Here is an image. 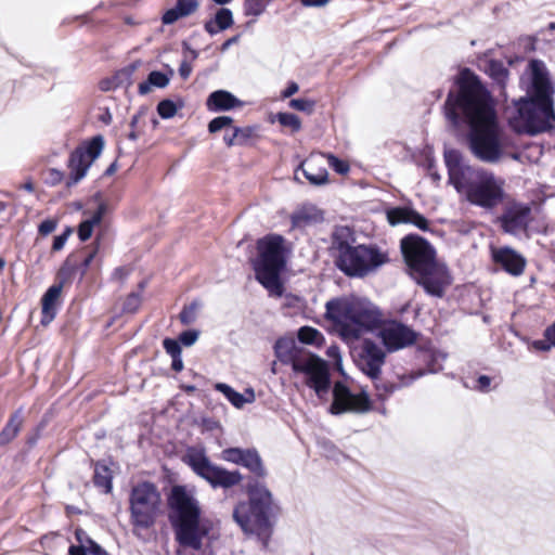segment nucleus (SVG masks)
I'll return each instance as SVG.
<instances>
[{"mask_svg": "<svg viewBox=\"0 0 555 555\" xmlns=\"http://www.w3.org/2000/svg\"><path fill=\"white\" fill-rule=\"evenodd\" d=\"M456 83L457 92L450 91L446 101L447 119L453 127L467 122L473 155L483 163H498L503 154L501 128L490 92L467 68L461 70Z\"/></svg>", "mask_w": 555, "mask_h": 555, "instance_id": "1", "label": "nucleus"}, {"mask_svg": "<svg viewBox=\"0 0 555 555\" xmlns=\"http://www.w3.org/2000/svg\"><path fill=\"white\" fill-rule=\"evenodd\" d=\"M529 74L531 85L528 96L513 101V104L506 107L505 114L509 126L516 132L537 134L554 126V90L542 61H530Z\"/></svg>", "mask_w": 555, "mask_h": 555, "instance_id": "2", "label": "nucleus"}, {"mask_svg": "<svg viewBox=\"0 0 555 555\" xmlns=\"http://www.w3.org/2000/svg\"><path fill=\"white\" fill-rule=\"evenodd\" d=\"M401 251L415 282L434 297L441 298L451 278L446 266L435 260L431 245L418 235H406L401 240Z\"/></svg>", "mask_w": 555, "mask_h": 555, "instance_id": "3", "label": "nucleus"}, {"mask_svg": "<svg viewBox=\"0 0 555 555\" xmlns=\"http://www.w3.org/2000/svg\"><path fill=\"white\" fill-rule=\"evenodd\" d=\"M336 267L351 278H364L389 261L388 254L374 244H358L348 227L337 228L332 235Z\"/></svg>", "mask_w": 555, "mask_h": 555, "instance_id": "4", "label": "nucleus"}, {"mask_svg": "<svg viewBox=\"0 0 555 555\" xmlns=\"http://www.w3.org/2000/svg\"><path fill=\"white\" fill-rule=\"evenodd\" d=\"M169 521L178 542L193 550L202 547L206 531L201 528L202 509L198 500L185 486H173L167 499Z\"/></svg>", "mask_w": 555, "mask_h": 555, "instance_id": "5", "label": "nucleus"}, {"mask_svg": "<svg viewBox=\"0 0 555 555\" xmlns=\"http://www.w3.org/2000/svg\"><path fill=\"white\" fill-rule=\"evenodd\" d=\"M326 317L339 326L345 338H359L376 327L380 313L365 299L340 298L326 302Z\"/></svg>", "mask_w": 555, "mask_h": 555, "instance_id": "6", "label": "nucleus"}, {"mask_svg": "<svg viewBox=\"0 0 555 555\" xmlns=\"http://www.w3.org/2000/svg\"><path fill=\"white\" fill-rule=\"evenodd\" d=\"M247 502H240L233 511V519L248 534L269 532L270 518L276 507L271 491L261 482L249 483Z\"/></svg>", "mask_w": 555, "mask_h": 555, "instance_id": "7", "label": "nucleus"}, {"mask_svg": "<svg viewBox=\"0 0 555 555\" xmlns=\"http://www.w3.org/2000/svg\"><path fill=\"white\" fill-rule=\"evenodd\" d=\"M276 358L284 364H291L296 373L307 376L306 384L322 398L330 389V373L325 361L309 352L296 348L295 341L280 338L274 345Z\"/></svg>", "mask_w": 555, "mask_h": 555, "instance_id": "8", "label": "nucleus"}, {"mask_svg": "<svg viewBox=\"0 0 555 555\" xmlns=\"http://www.w3.org/2000/svg\"><path fill=\"white\" fill-rule=\"evenodd\" d=\"M284 243L285 240L275 234L259 240L258 257L253 262L257 281L275 297L283 294L280 274L286 264Z\"/></svg>", "mask_w": 555, "mask_h": 555, "instance_id": "9", "label": "nucleus"}, {"mask_svg": "<svg viewBox=\"0 0 555 555\" xmlns=\"http://www.w3.org/2000/svg\"><path fill=\"white\" fill-rule=\"evenodd\" d=\"M504 179L476 168L455 190L470 204L490 210L504 201Z\"/></svg>", "mask_w": 555, "mask_h": 555, "instance_id": "10", "label": "nucleus"}, {"mask_svg": "<svg viewBox=\"0 0 555 555\" xmlns=\"http://www.w3.org/2000/svg\"><path fill=\"white\" fill-rule=\"evenodd\" d=\"M130 521L134 528L153 527L163 513V501L156 485L142 481L132 487L129 495Z\"/></svg>", "mask_w": 555, "mask_h": 555, "instance_id": "11", "label": "nucleus"}, {"mask_svg": "<svg viewBox=\"0 0 555 555\" xmlns=\"http://www.w3.org/2000/svg\"><path fill=\"white\" fill-rule=\"evenodd\" d=\"M185 463L214 489H230L243 480V475L238 470H228L214 464L204 450L190 449L185 455Z\"/></svg>", "mask_w": 555, "mask_h": 555, "instance_id": "12", "label": "nucleus"}, {"mask_svg": "<svg viewBox=\"0 0 555 555\" xmlns=\"http://www.w3.org/2000/svg\"><path fill=\"white\" fill-rule=\"evenodd\" d=\"M104 147L102 135L93 137L85 146L77 147L69 157L70 170L67 186L77 184L87 173L91 164L101 155Z\"/></svg>", "mask_w": 555, "mask_h": 555, "instance_id": "13", "label": "nucleus"}, {"mask_svg": "<svg viewBox=\"0 0 555 555\" xmlns=\"http://www.w3.org/2000/svg\"><path fill=\"white\" fill-rule=\"evenodd\" d=\"M332 414L346 412L365 413L371 410V401L365 392L353 395L343 383H336L333 389Z\"/></svg>", "mask_w": 555, "mask_h": 555, "instance_id": "14", "label": "nucleus"}, {"mask_svg": "<svg viewBox=\"0 0 555 555\" xmlns=\"http://www.w3.org/2000/svg\"><path fill=\"white\" fill-rule=\"evenodd\" d=\"M531 212L529 205L512 202L499 217L500 225L505 233L514 236L527 235L528 225L532 220Z\"/></svg>", "mask_w": 555, "mask_h": 555, "instance_id": "15", "label": "nucleus"}, {"mask_svg": "<svg viewBox=\"0 0 555 555\" xmlns=\"http://www.w3.org/2000/svg\"><path fill=\"white\" fill-rule=\"evenodd\" d=\"M379 336L389 351L409 347L417 339L414 330L398 321L386 322L379 331Z\"/></svg>", "mask_w": 555, "mask_h": 555, "instance_id": "16", "label": "nucleus"}, {"mask_svg": "<svg viewBox=\"0 0 555 555\" xmlns=\"http://www.w3.org/2000/svg\"><path fill=\"white\" fill-rule=\"evenodd\" d=\"M385 357L382 347L372 340L365 339L359 352L357 364L366 376L375 380L379 377Z\"/></svg>", "mask_w": 555, "mask_h": 555, "instance_id": "17", "label": "nucleus"}, {"mask_svg": "<svg viewBox=\"0 0 555 555\" xmlns=\"http://www.w3.org/2000/svg\"><path fill=\"white\" fill-rule=\"evenodd\" d=\"M221 459L247 468L257 477L267 476L263 462L256 449L228 448L221 452Z\"/></svg>", "mask_w": 555, "mask_h": 555, "instance_id": "18", "label": "nucleus"}, {"mask_svg": "<svg viewBox=\"0 0 555 555\" xmlns=\"http://www.w3.org/2000/svg\"><path fill=\"white\" fill-rule=\"evenodd\" d=\"M444 163L448 169L449 183L456 189L476 168L463 163L462 155L456 150L444 151Z\"/></svg>", "mask_w": 555, "mask_h": 555, "instance_id": "19", "label": "nucleus"}, {"mask_svg": "<svg viewBox=\"0 0 555 555\" xmlns=\"http://www.w3.org/2000/svg\"><path fill=\"white\" fill-rule=\"evenodd\" d=\"M492 259L512 275L521 274L526 264L525 259L509 247L493 249Z\"/></svg>", "mask_w": 555, "mask_h": 555, "instance_id": "20", "label": "nucleus"}, {"mask_svg": "<svg viewBox=\"0 0 555 555\" xmlns=\"http://www.w3.org/2000/svg\"><path fill=\"white\" fill-rule=\"evenodd\" d=\"M387 219L391 225L411 223L422 231L428 230V220L416 210L408 207H396L388 210Z\"/></svg>", "mask_w": 555, "mask_h": 555, "instance_id": "21", "label": "nucleus"}, {"mask_svg": "<svg viewBox=\"0 0 555 555\" xmlns=\"http://www.w3.org/2000/svg\"><path fill=\"white\" fill-rule=\"evenodd\" d=\"M324 157L325 154H320L317 156L312 155L299 166V169L302 170L306 179L313 185H323L327 183L328 172L322 165Z\"/></svg>", "mask_w": 555, "mask_h": 555, "instance_id": "22", "label": "nucleus"}, {"mask_svg": "<svg viewBox=\"0 0 555 555\" xmlns=\"http://www.w3.org/2000/svg\"><path fill=\"white\" fill-rule=\"evenodd\" d=\"M63 289V283L53 284L50 286L44 295L42 296V319L41 324H50L55 315L61 301V295Z\"/></svg>", "mask_w": 555, "mask_h": 555, "instance_id": "23", "label": "nucleus"}, {"mask_svg": "<svg viewBox=\"0 0 555 555\" xmlns=\"http://www.w3.org/2000/svg\"><path fill=\"white\" fill-rule=\"evenodd\" d=\"M242 105V102L225 90H217L209 94L206 106L210 112L229 111Z\"/></svg>", "mask_w": 555, "mask_h": 555, "instance_id": "24", "label": "nucleus"}, {"mask_svg": "<svg viewBox=\"0 0 555 555\" xmlns=\"http://www.w3.org/2000/svg\"><path fill=\"white\" fill-rule=\"evenodd\" d=\"M198 7L197 0H177L176 5L164 13L162 21L165 25L173 24L179 18L190 16L196 12Z\"/></svg>", "mask_w": 555, "mask_h": 555, "instance_id": "25", "label": "nucleus"}, {"mask_svg": "<svg viewBox=\"0 0 555 555\" xmlns=\"http://www.w3.org/2000/svg\"><path fill=\"white\" fill-rule=\"evenodd\" d=\"M233 14L230 9L221 8L216 12L212 20L205 23V30L214 36L222 30L230 28L233 25Z\"/></svg>", "mask_w": 555, "mask_h": 555, "instance_id": "26", "label": "nucleus"}, {"mask_svg": "<svg viewBox=\"0 0 555 555\" xmlns=\"http://www.w3.org/2000/svg\"><path fill=\"white\" fill-rule=\"evenodd\" d=\"M105 211L104 205H100L92 216L83 220L78 227V237L80 241H88L95 225L100 224Z\"/></svg>", "mask_w": 555, "mask_h": 555, "instance_id": "27", "label": "nucleus"}, {"mask_svg": "<svg viewBox=\"0 0 555 555\" xmlns=\"http://www.w3.org/2000/svg\"><path fill=\"white\" fill-rule=\"evenodd\" d=\"M170 77L162 72L153 70L149 74L147 80L139 85V93L141 95L147 94L152 87L166 88L169 85Z\"/></svg>", "mask_w": 555, "mask_h": 555, "instance_id": "28", "label": "nucleus"}, {"mask_svg": "<svg viewBox=\"0 0 555 555\" xmlns=\"http://www.w3.org/2000/svg\"><path fill=\"white\" fill-rule=\"evenodd\" d=\"M23 423V411L20 409L10 416L5 427L2 429V443L13 440L17 436Z\"/></svg>", "mask_w": 555, "mask_h": 555, "instance_id": "29", "label": "nucleus"}, {"mask_svg": "<svg viewBox=\"0 0 555 555\" xmlns=\"http://www.w3.org/2000/svg\"><path fill=\"white\" fill-rule=\"evenodd\" d=\"M487 74L493 79L500 89H504L508 79V69L500 61H490L486 69Z\"/></svg>", "mask_w": 555, "mask_h": 555, "instance_id": "30", "label": "nucleus"}, {"mask_svg": "<svg viewBox=\"0 0 555 555\" xmlns=\"http://www.w3.org/2000/svg\"><path fill=\"white\" fill-rule=\"evenodd\" d=\"M94 485L102 488L105 493L112 490V475L107 466L96 464L94 468Z\"/></svg>", "mask_w": 555, "mask_h": 555, "instance_id": "31", "label": "nucleus"}, {"mask_svg": "<svg viewBox=\"0 0 555 555\" xmlns=\"http://www.w3.org/2000/svg\"><path fill=\"white\" fill-rule=\"evenodd\" d=\"M215 389L220 391L235 408H243V395L235 391L231 386L224 383H217Z\"/></svg>", "mask_w": 555, "mask_h": 555, "instance_id": "32", "label": "nucleus"}, {"mask_svg": "<svg viewBox=\"0 0 555 555\" xmlns=\"http://www.w3.org/2000/svg\"><path fill=\"white\" fill-rule=\"evenodd\" d=\"M533 347L540 351H548L555 347V323L545 330L544 339L533 341Z\"/></svg>", "mask_w": 555, "mask_h": 555, "instance_id": "33", "label": "nucleus"}, {"mask_svg": "<svg viewBox=\"0 0 555 555\" xmlns=\"http://www.w3.org/2000/svg\"><path fill=\"white\" fill-rule=\"evenodd\" d=\"M313 210V208H302L296 211L292 216L293 228H304L309 224L314 219Z\"/></svg>", "mask_w": 555, "mask_h": 555, "instance_id": "34", "label": "nucleus"}, {"mask_svg": "<svg viewBox=\"0 0 555 555\" xmlns=\"http://www.w3.org/2000/svg\"><path fill=\"white\" fill-rule=\"evenodd\" d=\"M322 334L314 327L302 326L298 331V339L304 344H319Z\"/></svg>", "mask_w": 555, "mask_h": 555, "instance_id": "35", "label": "nucleus"}, {"mask_svg": "<svg viewBox=\"0 0 555 555\" xmlns=\"http://www.w3.org/2000/svg\"><path fill=\"white\" fill-rule=\"evenodd\" d=\"M276 119L282 126L291 128L293 132H297L301 128V121L295 114L278 113Z\"/></svg>", "mask_w": 555, "mask_h": 555, "instance_id": "36", "label": "nucleus"}, {"mask_svg": "<svg viewBox=\"0 0 555 555\" xmlns=\"http://www.w3.org/2000/svg\"><path fill=\"white\" fill-rule=\"evenodd\" d=\"M157 113L164 119L172 118L177 113V106L171 100H163L157 105Z\"/></svg>", "mask_w": 555, "mask_h": 555, "instance_id": "37", "label": "nucleus"}, {"mask_svg": "<svg viewBox=\"0 0 555 555\" xmlns=\"http://www.w3.org/2000/svg\"><path fill=\"white\" fill-rule=\"evenodd\" d=\"M234 137H236L237 145H245L254 137L256 128L254 127H235L233 128Z\"/></svg>", "mask_w": 555, "mask_h": 555, "instance_id": "38", "label": "nucleus"}, {"mask_svg": "<svg viewBox=\"0 0 555 555\" xmlns=\"http://www.w3.org/2000/svg\"><path fill=\"white\" fill-rule=\"evenodd\" d=\"M244 11L247 16H259L264 11V4L260 0H245Z\"/></svg>", "mask_w": 555, "mask_h": 555, "instance_id": "39", "label": "nucleus"}, {"mask_svg": "<svg viewBox=\"0 0 555 555\" xmlns=\"http://www.w3.org/2000/svg\"><path fill=\"white\" fill-rule=\"evenodd\" d=\"M289 106L296 111L312 113L315 102L308 99H293L289 101Z\"/></svg>", "mask_w": 555, "mask_h": 555, "instance_id": "40", "label": "nucleus"}, {"mask_svg": "<svg viewBox=\"0 0 555 555\" xmlns=\"http://www.w3.org/2000/svg\"><path fill=\"white\" fill-rule=\"evenodd\" d=\"M233 122V119L230 116H219L214 118L209 125L208 130L211 133L218 132L224 127L230 126Z\"/></svg>", "mask_w": 555, "mask_h": 555, "instance_id": "41", "label": "nucleus"}, {"mask_svg": "<svg viewBox=\"0 0 555 555\" xmlns=\"http://www.w3.org/2000/svg\"><path fill=\"white\" fill-rule=\"evenodd\" d=\"M327 158L328 165L338 173L344 175L349 171V165L345 160L337 158L332 154L325 155Z\"/></svg>", "mask_w": 555, "mask_h": 555, "instance_id": "42", "label": "nucleus"}, {"mask_svg": "<svg viewBox=\"0 0 555 555\" xmlns=\"http://www.w3.org/2000/svg\"><path fill=\"white\" fill-rule=\"evenodd\" d=\"M141 305V296L138 293H131L124 302V311L133 313Z\"/></svg>", "mask_w": 555, "mask_h": 555, "instance_id": "43", "label": "nucleus"}, {"mask_svg": "<svg viewBox=\"0 0 555 555\" xmlns=\"http://www.w3.org/2000/svg\"><path fill=\"white\" fill-rule=\"evenodd\" d=\"M163 346H164V349L166 350V352L171 358L181 354V346H180V341H178V340H175L171 338H166L163 341Z\"/></svg>", "mask_w": 555, "mask_h": 555, "instance_id": "44", "label": "nucleus"}, {"mask_svg": "<svg viewBox=\"0 0 555 555\" xmlns=\"http://www.w3.org/2000/svg\"><path fill=\"white\" fill-rule=\"evenodd\" d=\"M198 331L195 330L184 331L180 334L179 341L180 344L190 347L196 343V340L198 339Z\"/></svg>", "mask_w": 555, "mask_h": 555, "instance_id": "45", "label": "nucleus"}, {"mask_svg": "<svg viewBox=\"0 0 555 555\" xmlns=\"http://www.w3.org/2000/svg\"><path fill=\"white\" fill-rule=\"evenodd\" d=\"M197 310V305L192 304L189 307H185L180 313V320L183 324H190L195 320V314Z\"/></svg>", "mask_w": 555, "mask_h": 555, "instance_id": "46", "label": "nucleus"}, {"mask_svg": "<svg viewBox=\"0 0 555 555\" xmlns=\"http://www.w3.org/2000/svg\"><path fill=\"white\" fill-rule=\"evenodd\" d=\"M75 537H76V540H77V544L78 546H82V547H86V548H89V546L94 542L89 535L88 533L82 530V529H76L75 530Z\"/></svg>", "mask_w": 555, "mask_h": 555, "instance_id": "47", "label": "nucleus"}, {"mask_svg": "<svg viewBox=\"0 0 555 555\" xmlns=\"http://www.w3.org/2000/svg\"><path fill=\"white\" fill-rule=\"evenodd\" d=\"M57 227V221L54 219H47L39 224L38 231L41 235L52 233Z\"/></svg>", "mask_w": 555, "mask_h": 555, "instance_id": "48", "label": "nucleus"}, {"mask_svg": "<svg viewBox=\"0 0 555 555\" xmlns=\"http://www.w3.org/2000/svg\"><path fill=\"white\" fill-rule=\"evenodd\" d=\"M491 384V378L487 375H480L477 379L476 388L480 391H488Z\"/></svg>", "mask_w": 555, "mask_h": 555, "instance_id": "49", "label": "nucleus"}, {"mask_svg": "<svg viewBox=\"0 0 555 555\" xmlns=\"http://www.w3.org/2000/svg\"><path fill=\"white\" fill-rule=\"evenodd\" d=\"M192 73V66L186 61H183L179 66V74L183 79H188Z\"/></svg>", "mask_w": 555, "mask_h": 555, "instance_id": "50", "label": "nucleus"}, {"mask_svg": "<svg viewBox=\"0 0 555 555\" xmlns=\"http://www.w3.org/2000/svg\"><path fill=\"white\" fill-rule=\"evenodd\" d=\"M299 87L296 82H289L286 89L282 92V98L287 99L291 98L293 94L298 92Z\"/></svg>", "mask_w": 555, "mask_h": 555, "instance_id": "51", "label": "nucleus"}, {"mask_svg": "<svg viewBox=\"0 0 555 555\" xmlns=\"http://www.w3.org/2000/svg\"><path fill=\"white\" fill-rule=\"evenodd\" d=\"M65 243H66L65 235H57L53 240L52 249L54 251H59L64 247Z\"/></svg>", "mask_w": 555, "mask_h": 555, "instance_id": "52", "label": "nucleus"}, {"mask_svg": "<svg viewBox=\"0 0 555 555\" xmlns=\"http://www.w3.org/2000/svg\"><path fill=\"white\" fill-rule=\"evenodd\" d=\"M330 0H301V4L304 7H324L328 3Z\"/></svg>", "mask_w": 555, "mask_h": 555, "instance_id": "53", "label": "nucleus"}, {"mask_svg": "<svg viewBox=\"0 0 555 555\" xmlns=\"http://www.w3.org/2000/svg\"><path fill=\"white\" fill-rule=\"evenodd\" d=\"M88 552L92 555H107V552L100 546L96 542H93L89 548Z\"/></svg>", "mask_w": 555, "mask_h": 555, "instance_id": "54", "label": "nucleus"}, {"mask_svg": "<svg viewBox=\"0 0 555 555\" xmlns=\"http://www.w3.org/2000/svg\"><path fill=\"white\" fill-rule=\"evenodd\" d=\"M49 178L53 184L59 183L63 179V172L57 169H50Z\"/></svg>", "mask_w": 555, "mask_h": 555, "instance_id": "55", "label": "nucleus"}, {"mask_svg": "<svg viewBox=\"0 0 555 555\" xmlns=\"http://www.w3.org/2000/svg\"><path fill=\"white\" fill-rule=\"evenodd\" d=\"M69 555H88V548L78 546V545H70L68 550Z\"/></svg>", "mask_w": 555, "mask_h": 555, "instance_id": "56", "label": "nucleus"}, {"mask_svg": "<svg viewBox=\"0 0 555 555\" xmlns=\"http://www.w3.org/2000/svg\"><path fill=\"white\" fill-rule=\"evenodd\" d=\"M243 395V405L245 403H251L255 401V392L253 388L245 389V392Z\"/></svg>", "mask_w": 555, "mask_h": 555, "instance_id": "57", "label": "nucleus"}, {"mask_svg": "<svg viewBox=\"0 0 555 555\" xmlns=\"http://www.w3.org/2000/svg\"><path fill=\"white\" fill-rule=\"evenodd\" d=\"M171 367L176 372H180L183 370V361H182L181 354L172 357Z\"/></svg>", "mask_w": 555, "mask_h": 555, "instance_id": "58", "label": "nucleus"}, {"mask_svg": "<svg viewBox=\"0 0 555 555\" xmlns=\"http://www.w3.org/2000/svg\"><path fill=\"white\" fill-rule=\"evenodd\" d=\"M240 40V35H236V36H233L231 38H229L228 40H225L222 46H221V51H225L228 50L231 46L237 43Z\"/></svg>", "mask_w": 555, "mask_h": 555, "instance_id": "59", "label": "nucleus"}, {"mask_svg": "<svg viewBox=\"0 0 555 555\" xmlns=\"http://www.w3.org/2000/svg\"><path fill=\"white\" fill-rule=\"evenodd\" d=\"M95 255H96V250L94 249V250L90 251V253L85 257V259H83V261H82V267H83V269H85V270H86V269H88V268L90 267V264H91V262L93 261V259H94Z\"/></svg>", "mask_w": 555, "mask_h": 555, "instance_id": "60", "label": "nucleus"}, {"mask_svg": "<svg viewBox=\"0 0 555 555\" xmlns=\"http://www.w3.org/2000/svg\"><path fill=\"white\" fill-rule=\"evenodd\" d=\"M223 140H224L225 144L229 146L237 145V140H236V137H234L233 130L231 133H225L223 137Z\"/></svg>", "mask_w": 555, "mask_h": 555, "instance_id": "61", "label": "nucleus"}, {"mask_svg": "<svg viewBox=\"0 0 555 555\" xmlns=\"http://www.w3.org/2000/svg\"><path fill=\"white\" fill-rule=\"evenodd\" d=\"M116 169H117V164H116V163H112V164L107 167V169L105 170V175H106V176H111V175H113V173L116 171Z\"/></svg>", "mask_w": 555, "mask_h": 555, "instance_id": "62", "label": "nucleus"}, {"mask_svg": "<svg viewBox=\"0 0 555 555\" xmlns=\"http://www.w3.org/2000/svg\"><path fill=\"white\" fill-rule=\"evenodd\" d=\"M139 119H140V114L133 115L131 118V121H130V127L134 128L138 125Z\"/></svg>", "mask_w": 555, "mask_h": 555, "instance_id": "63", "label": "nucleus"}, {"mask_svg": "<svg viewBox=\"0 0 555 555\" xmlns=\"http://www.w3.org/2000/svg\"><path fill=\"white\" fill-rule=\"evenodd\" d=\"M23 189L28 191V192H33L34 191V184L30 181H28L25 184H23Z\"/></svg>", "mask_w": 555, "mask_h": 555, "instance_id": "64", "label": "nucleus"}]
</instances>
